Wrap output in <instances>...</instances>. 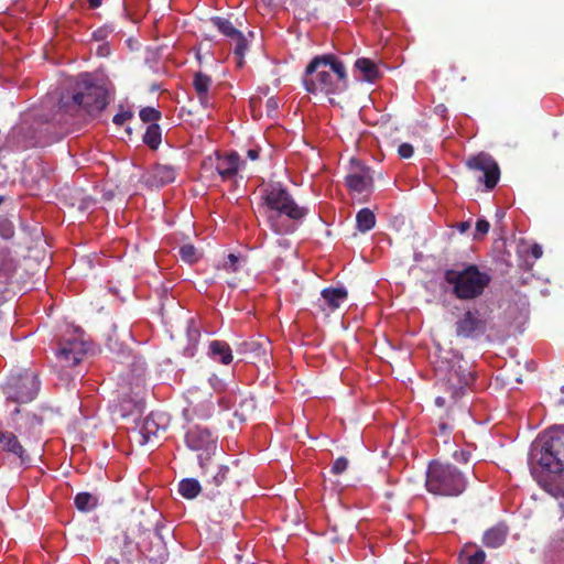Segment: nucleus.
I'll use <instances>...</instances> for the list:
<instances>
[{
  "instance_id": "17",
  "label": "nucleus",
  "mask_w": 564,
  "mask_h": 564,
  "mask_svg": "<svg viewBox=\"0 0 564 564\" xmlns=\"http://www.w3.org/2000/svg\"><path fill=\"white\" fill-rule=\"evenodd\" d=\"M166 427V416L163 413L151 412L134 430L137 442L140 445H144L158 438L159 434L164 433Z\"/></svg>"
},
{
  "instance_id": "23",
  "label": "nucleus",
  "mask_w": 564,
  "mask_h": 564,
  "mask_svg": "<svg viewBox=\"0 0 564 564\" xmlns=\"http://www.w3.org/2000/svg\"><path fill=\"white\" fill-rule=\"evenodd\" d=\"M213 84L210 76L203 72H196L193 78V87L198 97L200 105L205 108L212 106L209 98V89Z\"/></svg>"
},
{
  "instance_id": "57",
  "label": "nucleus",
  "mask_w": 564,
  "mask_h": 564,
  "mask_svg": "<svg viewBox=\"0 0 564 564\" xmlns=\"http://www.w3.org/2000/svg\"><path fill=\"white\" fill-rule=\"evenodd\" d=\"M228 284H229V286H230V288H235V286H236V284H235V283H230V282H229Z\"/></svg>"
},
{
  "instance_id": "52",
  "label": "nucleus",
  "mask_w": 564,
  "mask_h": 564,
  "mask_svg": "<svg viewBox=\"0 0 564 564\" xmlns=\"http://www.w3.org/2000/svg\"><path fill=\"white\" fill-rule=\"evenodd\" d=\"M247 156L252 160V161H256L258 160L259 158V149H249L247 151Z\"/></svg>"
},
{
  "instance_id": "24",
  "label": "nucleus",
  "mask_w": 564,
  "mask_h": 564,
  "mask_svg": "<svg viewBox=\"0 0 564 564\" xmlns=\"http://www.w3.org/2000/svg\"><path fill=\"white\" fill-rule=\"evenodd\" d=\"M0 448L2 451L13 454L14 456L19 457L22 462H24L26 458L24 447L21 445L17 435L12 432L0 431Z\"/></svg>"
},
{
  "instance_id": "4",
  "label": "nucleus",
  "mask_w": 564,
  "mask_h": 564,
  "mask_svg": "<svg viewBox=\"0 0 564 564\" xmlns=\"http://www.w3.org/2000/svg\"><path fill=\"white\" fill-rule=\"evenodd\" d=\"M106 89L96 84L89 74H80L72 88L70 96H62L59 110L69 115H76L84 110L88 115H96L107 106Z\"/></svg>"
},
{
  "instance_id": "30",
  "label": "nucleus",
  "mask_w": 564,
  "mask_h": 564,
  "mask_svg": "<svg viewBox=\"0 0 564 564\" xmlns=\"http://www.w3.org/2000/svg\"><path fill=\"white\" fill-rule=\"evenodd\" d=\"M355 67L364 75V79L367 82H375L380 76L377 65L369 58H358L355 62Z\"/></svg>"
},
{
  "instance_id": "29",
  "label": "nucleus",
  "mask_w": 564,
  "mask_h": 564,
  "mask_svg": "<svg viewBox=\"0 0 564 564\" xmlns=\"http://www.w3.org/2000/svg\"><path fill=\"white\" fill-rule=\"evenodd\" d=\"M207 463V471L205 469L204 473L207 474L212 471V480H208L215 488H220L223 486H228L230 484V469L228 466L217 465L215 467L209 466Z\"/></svg>"
},
{
  "instance_id": "15",
  "label": "nucleus",
  "mask_w": 564,
  "mask_h": 564,
  "mask_svg": "<svg viewBox=\"0 0 564 564\" xmlns=\"http://www.w3.org/2000/svg\"><path fill=\"white\" fill-rule=\"evenodd\" d=\"M466 166L470 171L484 173V175L479 177V182H484L488 189H492L500 178L498 163L488 153L480 152L477 155L470 156L466 161Z\"/></svg>"
},
{
  "instance_id": "14",
  "label": "nucleus",
  "mask_w": 564,
  "mask_h": 564,
  "mask_svg": "<svg viewBox=\"0 0 564 564\" xmlns=\"http://www.w3.org/2000/svg\"><path fill=\"white\" fill-rule=\"evenodd\" d=\"M36 128L34 119L21 121L10 130L7 137V147L15 151L40 147Z\"/></svg>"
},
{
  "instance_id": "33",
  "label": "nucleus",
  "mask_w": 564,
  "mask_h": 564,
  "mask_svg": "<svg viewBox=\"0 0 564 564\" xmlns=\"http://www.w3.org/2000/svg\"><path fill=\"white\" fill-rule=\"evenodd\" d=\"M162 141L161 128L158 123L148 126L143 134V142L152 150H156Z\"/></svg>"
},
{
  "instance_id": "21",
  "label": "nucleus",
  "mask_w": 564,
  "mask_h": 564,
  "mask_svg": "<svg viewBox=\"0 0 564 564\" xmlns=\"http://www.w3.org/2000/svg\"><path fill=\"white\" fill-rule=\"evenodd\" d=\"M85 354V344L74 339L61 343L56 357L64 367H74L82 361Z\"/></svg>"
},
{
  "instance_id": "55",
  "label": "nucleus",
  "mask_w": 564,
  "mask_h": 564,
  "mask_svg": "<svg viewBox=\"0 0 564 564\" xmlns=\"http://www.w3.org/2000/svg\"><path fill=\"white\" fill-rule=\"evenodd\" d=\"M362 0H347V2L349 3V6H359L361 3Z\"/></svg>"
},
{
  "instance_id": "41",
  "label": "nucleus",
  "mask_w": 564,
  "mask_h": 564,
  "mask_svg": "<svg viewBox=\"0 0 564 564\" xmlns=\"http://www.w3.org/2000/svg\"><path fill=\"white\" fill-rule=\"evenodd\" d=\"M240 257L229 253L226 258V260L223 263L221 269H224L227 272H238L240 269Z\"/></svg>"
},
{
  "instance_id": "58",
  "label": "nucleus",
  "mask_w": 564,
  "mask_h": 564,
  "mask_svg": "<svg viewBox=\"0 0 564 564\" xmlns=\"http://www.w3.org/2000/svg\"><path fill=\"white\" fill-rule=\"evenodd\" d=\"M562 391H564V386L562 387Z\"/></svg>"
},
{
  "instance_id": "48",
  "label": "nucleus",
  "mask_w": 564,
  "mask_h": 564,
  "mask_svg": "<svg viewBox=\"0 0 564 564\" xmlns=\"http://www.w3.org/2000/svg\"><path fill=\"white\" fill-rule=\"evenodd\" d=\"M131 563L129 560H120V554L111 553L105 561V564H126Z\"/></svg>"
},
{
  "instance_id": "10",
  "label": "nucleus",
  "mask_w": 564,
  "mask_h": 564,
  "mask_svg": "<svg viewBox=\"0 0 564 564\" xmlns=\"http://www.w3.org/2000/svg\"><path fill=\"white\" fill-rule=\"evenodd\" d=\"M538 467L550 474L564 473V427L551 432L542 446Z\"/></svg>"
},
{
  "instance_id": "45",
  "label": "nucleus",
  "mask_w": 564,
  "mask_h": 564,
  "mask_svg": "<svg viewBox=\"0 0 564 564\" xmlns=\"http://www.w3.org/2000/svg\"><path fill=\"white\" fill-rule=\"evenodd\" d=\"M414 153V148L410 143H402L398 148V154L402 159H410Z\"/></svg>"
},
{
  "instance_id": "44",
  "label": "nucleus",
  "mask_w": 564,
  "mask_h": 564,
  "mask_svg": "<svg viewBox=\"0 0 564 564\" xmlns=\"http://www.w3.org/2000/svg\"><path fill=\"white\" fill-rule=\"evenodd\" d=\"M234 40H236L235 53L239 56H243L247 50V40L243 34L240 32V35H237Z\"/></svg>"
},
{
  "instance_id": "9",
  "label": "nucleus",
  "mask_w": 564,
  "mask_h": 564,
  "mask_svg": "<svg viewBox=\"0 0 564 564\" xmlns=\"http://www.w3.org/2000/svg\"><path fill=\"white\" fill-rule=\"evenodd\" d=\"M40 386L41 382L37 373L26 369L17 375H11L2 390L8 402L24 404L36 398Z\"/></svg>"
},
{
  "instance_id": "5",
  "label": "nucleus",
  "mask_w": 564,
  "mask_h": 564,
  "mask_svg": "<svg viewBox=\"0 0 564 564\" xmlns=\"http://www.w3.org/2000/svg\"><path fill=\"white\" fill-rule=\"evenodd\" d=\"M444 280L452 286V293L456 299L469 301L481 296L492 278L477 264L468 263L445 270Z\"/></svg>"
},
{
  "instance_id": "31",
  "label": "nucleus",
  "mask_w": 564,
  "mask_h": 564,
  "mask_svg": "<svg viewBox=\"0 0 564 564\" xmlns=\"http://www.w3.org/2000/svg\"><path fill=\"white\" fill-rule=\"evenodd\" d=\"M202 490L200 484L195 478L182 479L178 484V492L185 499L196 498Z\"/></svg>"
},
{
  "instance_id": "3",
  "label": "nucleus",
  "mask_w": 564,
  "mask_h": 564,
  "mask_svg": "<svg viewBox=\"0 0 564 564\" xmlns=\"http://www.w3.org/2000/svg\"><path fill=\"white\" fill-rule=\"evenodd\" d=\"M347 82L345 65L333 54L312 58L303 76V85L310 94H339L347 88Z\"/></svg>"
},
{
  "instance_id": "27",
  "label": "nucleus",
  "mask_w": 564,
  "mask_h": 564,
  "mask_svg": "<svg viewBox=\"0 0 564 564\" xmlns=\"http://www.w3.org/2000/svg\"><path fill=\"white\" fill-rule=\"evenodd\" d=\"M508 535V528L503 524L495 525L490 529H488L482 536V543L487 547H499L501 546Z\"/></svg>"
},
{
  "instance_id": "13",
  "label": "nucleus",
  "mask_w": 564,
  "mask_h": 564,
  "mask_svg": "<svg viewBox=\"0 0 564 564\" xmlns=\"http://www.w3.org/2000/svg\"><path fill=\"white\" fill-rule=\"evenodd\" d=\"M185 443L192 451L198 452L202 469L207 471V462L216 453L217 443L209 430L200 426L191 427L185 434Z\"/></svg>"
},
{
  "instance_id": "40",
  "label": "nucleus",
  "mask_w": 564,
  "mask_h": 564,
  "mask_svg": "<svg viewBox=\"0 0 564 564\" xmlns=\"http://www.w3.org/2000/svg\"><path fill=\"white\" fill-rule=\"evenodd\" d=\"M14 236V225L13 223L4 216H0V237L9 240Z\"/></svg>"
},
{
  "instance_id": "47",
  "label": "nucleus",
  "mask_w": 564,
  "mask_h": 564,
  "mask_svg": "<svg viewBox=\"0 0 564 564\" xmlns=\"http://www.w3.org/2000/svg\"><path fill=\"white\" fill-rule=\"evenodd\" d=\"M454 458L458 463L468 464L469 458H470V453L467 451H457L454 453Z\"/></svg>"
},
{
  "instance_id": "50",
  "label": "nucleus",
  "mask_w": 564,
  "mask_h": 564,
  "mask_svg": "<svg viewBox=\"0 0 564 564\" xmlns=\"http://www.w3.org/2000/svg\"><path fill=\"white\" fill-rule=\"evenodd\" d=\"M530 253L531 256L534 258V259H539L542 257L543 254V250H542V247L538 243H534L532 247H531V250H530Z\"/></svg>"
},
{
  "instance_id": "37",
  "label": "nucleus",
  "mask_w": 564,
  "mask_h": 564,
  "mask_svg": "<svg viewBox=\"0 0 564 564\" xmlns=\"http://www.w3.org/2000/svg\"><path fill=\"white\" fill-rule=\"evenodd\" d=\"M212 22L219 32L230 39H235L237 35H240V31L237 30L228 19L215 17L212 18Z\"/></svg>"
},
{
  "instance_id": "35",
  "label": "nucleus",
  "mask_w": 564,
  "mask_h": 564,
  "mask_svg": "<svg viewBox=\"0 0 564 564\" xmlns=\"http://www.w3.org/2000/svg\"><path fill=\"white\" fill-rule=\"evenodd\" d=\"M192 411L197 419L207 420L213 416L215 405L212 399L207 398L199 403L193 404Z\"/></svg>"
},
{
  "instance_id": "2",
  "label": "nucleus",
  "mask_w": 564,
  "mask_h": 564,
  "mask_svg": "<svg viewBox=\"0 0 564 564\" xmlns=\"http://www.w3.org/2000/svg\"><path fill=\"white\" fill-rule=\"evenodd\" d=\"M261 208L270 229L276 235L293 234L295 224L308 214V209L300 206L280 183L268 184L261 191Z\"/></svg>"
},
{
  "instance_id": "20",
  "label": "nucleus",
  "mask_w": 564,
  "mask_h": 564,
  "mask_svg": "<svg viewBox=\"0 0 564 564\" xmlns=\"http://www.w3.org/2000/svg\"><path fill=\"white\" fill-rule=\"evenodd\" d=\"M240 164V156L236 152H231L227 155H216L215 159L208 158L206 161H204V166H212L215 167L218 175L221 177L223 181H230L232 180L239 170Z\"/></svg>"
},
{
  "instance_id": "26",
  "label": "nucleus",
  "mask_w": 564,
  "mask_h": 564,
  "mask_svg": "<svg viewBox=\"0 0 564 564\" xmlns=\"http://www.w3.org/2000/svg\"><path fill=\"white\" fill-rule=\"evenodd\" d=\"M348 297V292L344 288H326L322 291V299L330 312L339 308L341 303Z\"/></svg>"
},
{
  "instance_id": "34",
  "label": "nucleus",
  "mask_w": 564,
  "mask_h": 564,
  "mask_svg": "<svg viewBox=\"0 0 564 564\" xmlns=\"http://www.w3.org/2000/svg\"><path fill=\"white\" fill-rule=\"evenodd\" d=\"M74 502L79 511L87 512L97 507L98 498L89 492H79L75 496Z\"/></svg>"
},
{
  "instance_id": "53",
  "label": "nucleus",
  "mask_w": 564,
  "mask_h": 564,
  "mask_svg": "<svg viewBox=\"0 0 564 564\" xmlns=\"http://www.w3.org/2000/svg\"><path fill=\"white\" fill-rule=\"evenodd\" d=\"M91 8H98L101 6L102 0H88Z\"/></svg>"
},
{
  "instance_id": "19",
  "label": "nucleus",
  "mask_w": 564,
  "mask_h": 564,
  "mask_svg": "<svg viewBox=\"0 0 564 564\" xmlns=\"http://www.w3.org/2000/svg\"><path fill=\"white\" fill-rule=\"evenodd\" d=\"M238 352L246 356L253 364H268L271 356V344L265 337L246 340L239 345Z\"/></svg>"
},
{
  "instance_id": "36",
  "label": "nucleus",
  "mask_w": 564,
  "mask_h": 564,
  "mask_svg": "<svg viewBox=\"0 0 564 564\" xmlns=\"http://www.w3.org/2000/svg\"><path fill=\"white\" fill-rule=\"evenodd\" d=\"M486 560V553L481 549L476 550L474 553L469 552V546H465L460 554V564H484Z\"/></svg>"
},
{
  "instance_id": "7",
  "label": "nucleus",
  "mask_w": 564,
  "mask_h": 564,
  "mask_svg": "<svg viewBox=\"0 0 564 564\" xmlns=\"http://www.w3.org/2000/svg\"><path fill=\"white\" fill-rule=\"evenodd\" d=\"M154 522L145 518L141 511L131 516L129 522L116 533L108 542L111 553L120 554V560H129L131 563L139 555V538L143 530H149Z\"/></svg>"
},
{
  "instance_id": "42",
  "label": "nucleus",
  "mask_w": 564,
  "mask_h": 564,
  "mask_svg": "<svg viewBox=\"0 0 564 564\" xmlns=\"http://www.w3.org/2000/svg\"><path fill=\"white\" fill-rule=\"evenodd\" d=\"M348 466H349V460L346 457L340 456L334 462V464L330 468V473L335 476L341 475L343 473H345L347 470Z\"/></svg>"
},
{
  "instance_id": "43",
  "label": "nucleus",
  "mask_w": 564,
  "mask_h": 564,
  "mask_svg": "<svg viewBox=\"0 0 564 564\" xmlns=\"http://www.w3.org/2000/svg\"><path fill=\"white\" fill-rule=\"evenodd\" d=\"M490 224L486 219H478L476 221V232L474 239H480L486 236L489 231Z\"/></svg>"
},
{
  "instance_id": "46",
  "label": "nucleus",
  "mask_w": 564,
  "mask_h": 564,
  "mask_svg": "<svg viewBox=\"0 0 564 564\" xmlns=\"http://www.w3.org/2000/svg\"><path fill=\"white\" fill-rule=\"evenodd\" d=\"M132 116L133 115L131 111H122V112L115 115L112 121L116 126H122L128 120H130L132 118Z\"/></svg>"
},
{
  "instance_id": "54",
  "label": "nucleus",
  "mask_w": 564,
  "mask_h": 564,
  "mask_svg": "<svg viewBox=\"0 0 564 564\" xmlns=\"http://www.w3.org/2000/svg\"><path fill=\"white\" fill-rule=\"evenodd\" d=\"M224 507H226L224 510V516H229V509L231 507L230 500H227V503H225Z\"/></svg>"
},
{
  "instance_id": "56",
  "label": "nucleus",
  "mask_w": 564,
  "mask_h": 564,
  "mask_svg": "<svg viewBox=\"0 0 564 564\" xmlns=\"http://www.w3.org/2000/svg\"><path fill=\"white\" fill-rule=\"evenodd\" d=\"M536 473H538V467H533V468H532V474H533L534 476H536Z\"/></svg>"
},
{
  "instance_id": "8",
  "label": "nucleus",
  "mask_w": 564,
  "mask_h": 564,
  "mask_svg": "<svg viewBox=\"0 0 564 564\" xmlns=\"http://www.w3.org/2000/svg\"><path fill=\"white\" fill-rule=\"evenodd\" d=\"M145 518L152 519L154 524L149 530L141 532L139 538V555L145 557L152 564H163L169 557V551L164 541L163 531L170 532L163 523H161L162 514L154 508L141 510Z\"/></svg>"
},
{
  "instance_id": "32",
  "label": "nucleus",
  "mask_w": 564,
  "mask_h": 564,
  "mask_svg": "<svg viewBox=\"0 0 564 564\" xmlns=\"http://www.w3.org/2000/svg\"><path fill=\"white\" fill-rule=\"evenodd\" d=\"M356 223L360 232H367L375 227L376 216L369 208H362L357 213Z\"/></svg>"
},
{
  "instance_id": "12",
  "label": "nucleus",
  "mask_w": 564,
  "mask_h": 564,
  "mask_svg": "<svg viewBox=\"0 0 564 564\" xmlns=\"http://www.w3.org/2000/svg\"><path fill=\"white\" fill-rule=\"evenodd\" d=\"M17 271V261L7 248H0V319L11 318L14 307L8 304L12 292L9 285Z\"/></svg>"
},
{
  "instance_id": "11",
  "label": "nucleus",
  "mask_w": 564,
  "mask_h": 564,
  "mask_svg": "<svg viewBox=\"0 0 564 564\" xmlns=\"http://www.w3.org/2000/svg\"><path fill=\"white\" fill-rule=\"evenodd\" d=\"M66 113L65 110H59L58 102L52 117L42 115L34 118L35 127H37L40 147H46L57 142L68 133L67 121L64 119Z\"/></svg>"
},
{
  "instance_id": "51",
  "label": "nucleus",
  "mask_w": 564,
  "mask_h": 564,
  "mask_svg": "<svg viewBox=\"0 0 564 564\" xmlns=\"http://www.w3.org/2000/svg\"><path fill=\"white\" fill-rule=\"evenodd\" d=\"M470 228V221H460L457 224V229L460 234H465Z\"/></svg>"
},
{
  "instance_id": "28",
  "label": "nucleus",
  "mask_w": 564,
  "mask_h": 564,
  "mask_svg": "<svg viewBox=\"0 0 564 564\" xmlns=\"http://www.w3.org/2000/svg\"><path fill=\"white\" fill-rule=\"evenodd\" d=\"M210 357L224 365H229L232 361V351L230 346L223 340H213L209 344Z\"/></svg>"
},
{
  "instance_id": "49",
  "label": "nucleus",
  "mask_w": 564,
  "mask_h": 564,
  "mask_svg": "<svg viewBox=\"0 0 564 564\" xmlns=\"http://www.w3.org/2000/svg\"><path fill=\"white\" fill-rule=\"evenodd\" d=\"M265 106H267L268 115H271V113H272V112H274V111L278 109V107H279V105H278V100H276L275 98L271 97V98H269V99L267 100Z\"/></svg>"
},
{
  "instance_id": "6",
  "label": "nucleus",
  "mask_w": 564,
  "mask_h": 564,
  "mask_svg": "<svg viewBox=\"0 0 564 564\" xmlns=\"http://www.w3.org/2000/svg\"><path fill=\"white\" fill-rule=\"evenodd\" d=\"M425 486L431 494L457 497L465 491L467 479L455 465L434 460L429 465Z\"/></svg>"
},
{
  "instance_id": "22",
  "label": "nucleus",
  "mask_w": 564,
  "mask_h": 564,
  "mask_svg": "<svg viewBox=\"0 0 564 564\" xmlns=\"http://www.w3.org/2000/svg\"><path fill=\"white\" fill-rule=\"evenodd\" d=\"M21 410L19 406H15L9 414L10 426H13L14 430L23 434H31L35 427H39L43 424V417L35 413H25L21 415Z\"/></svg>"
},
{
  "instance_id": "39",
  "label": "nucleus",
  "mask_w": 564,
  "mask_h": 564,
  "mask_svg": "<svg viewBox=\"0 0 564 564\" xmlns=\"http://www.w3.org/2000/svg\"><path fill=\"white\" fill-rule=\"evenodd\" d=\"M140 119L143 122L156 123L161 119V112L153 107L142 108L139 112Z\"/></svg>"
},
{
  "instance_id": "1",
  "label": "nucleus",
  "mask_w": 564,
  "mask_h": 564,
  "mask_svg": "<svg viewBox=\"0 0 564 564\" xmlns=\"http://www.w3.org/2000/svg\"><path fill=\"white\" fill-rule=\"evenodd\" d=\"M443 394L436 395L431 409V423L434 433L447 442L459 419L469 415V406L462 401L475 377L467 361H448L445 368L437 369Z\"/></svg>"
},
{
  "instance_id": "25",
  "label": "nucleus",
  "mask_w": 564,
  "mask_h": 564,
  "mask_svg": "<svg viewBox=\"0 0 564 564\" xmlns=\"http://www.w3.org/2000/svg\"><path fill=\"white\" fill-rule=\"evenodd\" d=\"M177 170L172 164H156L151 171V178L156 186H164L174 182Z\"/></svg>"
},
{
  "instance_id": "38",
  "label": "nucleus",
  "mask_w": 564,
  "mask_h": 564,
  "mask_svg": "<svg viewBox=\"0 0 564 564\" xmlns=\"http://www.w3.org/2000/svg\"><path fill=\"white\" fill-rule=\"evenodd\" d=\"M178 253L181 256V259L184 262L189 263V264H193V263L197 262L198 259H199V256H198V252H197L196 248L193 245H189V243L183 245L180 248Z\"/></svg>"
},
{
  "instance_id": "16",
  "label": "nucleus",
  "mask_w": 564,
  "mask_h": 564,
  "mask_svg": "<svg viewBox=\"0 0 564 564\" xmlns=\"http://www.w3.org/2000/svg\"><path fill=\"white\" fill-rule=\"evenodd\" d=\"M487 322L478 310H467L455 322V334L463 338H477L486 333Z\"/></svg>"
},
{
  "instance_id": "18",
  "label": "nucleus",
  "mask_w": 564,
  "mask_h": 564,
  "mask_svg": "<svg viewBox=\"0 0 564 564\" xmlns=\"http://www.w3.org/2000/svg\"><path fill=\"white\" fill-rule=\"evenodd\" d=\"M345 184L350 192L358 194L369 193L373 187L372 172L369 167L358 163L346 175Z\"/></svg>"
}]
</instances>
